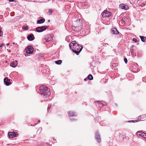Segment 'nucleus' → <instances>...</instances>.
I'll use <instances>...</instances> for the list:
<instances>
[{"mask_svg": "<svg viewBox=\"0 0 146 146\" xmlns=\"http://www.w3.org/2000/svg\"><path fill=\"white\" fill-rule=\"evenodd\" d=\"M101 104L102 105V106L105 105L106 104V103L103 102H102V103H101Z\"/></svg>", "mask_w": 146, "mask_h": 146, "instance_id": "nucleus-26", "label": "nucleus"}, {"mask_svg": "<svg viewBox=\"0 0 146 146\" xmlns=\"http://www.w3.org/2000/svg\"><path fill=\"white\" fill-rule=\"evenodd\" d=\"M8 135L10 137H14L17 136V134L16 132L13 131L12 132H9L8 133Z\"/></svg>", "mask_w": 146, "mask_h": 146, "instance_id": "nucleus-10", "label": "nucleus"}, {"mask_svg": "<svg viewBox=\"0 0 146 146\" xmlns=\"http://www.w3.org/2000/svg\"><path fill=\"white\" fill-rule=\"evenodd\" d=\"M141 41L143 42H145L146 40V37H144L142 36H139Z\"/></svg>", "mask_w": 146, "mask_h": 146, "instance_id": "nucleus-17", "label": "nucleus"}, {"mask_svg": "<svg viewBox=\"0 0 146 146\" xmlns=\"http://www.w3.org/2000/svg\"><path fill=\"white\" fill-rule=\"evenodd\" d=\"M48 21V22H49V21H50V20H49Z\"/></svg>", "mask_w": 146, "mask_h": 146, "instance_id": "nucleus-37", "label": "nucleus"}, {"mask_svg": "<svg viewBox=\"0 0 146 146\" xmlns=\"http://www.w3.org/2000/svg\"><path fill=\"white\" fill-rule=\"evenodd\" d=\"M17 64V61H14L11 62L10 66L13 68H15Z\"/></svg>", "mask_w": 146, "mask_h": 146, "instance_id": "nucleus-12", "label": "nucleus"}, {"mask_svg": "<svg viewBox=\"0 0 146 146\" xmlns=\"http://www.w3.org/2000/svg\"><path fill=\"white\" fill-rule=\"evenodd\" d=\"M4 46L3 44H1L0 46V48H1Z\"/></svg>", "mask_w": 146, "mask_h": 146, "instance_id": "nucleus-31", "label": "nucleus"}, {"mask_svg": "<svg viewBox=\"0 0 146 146\" xmlns=\"http://www.w3.org/2000/svg\"><path fill=\"white\" fill-rule=\"evenodd\" d=\"M36 146H43V145L41 144H38Z\"/></svg>", "mask_w": 146, "mask_h": 146, "instance_id": "nucleus-30", "label": "nucleus"}, {"mask_svg": "<svg viewBox=\"0 0 146 146\" xmlns=\"http://www.w3.org/2000/svg\"><path fill=\"white\" fill-rule=\"evenodd\" d=\"M47 28V27L46 26H42L38 27L36 28V30L38 32H41L45 30Z\"/></svg>", "mask_w": 146, "mask_h": 146, "instance_id": "nucleus-5", "label": "nucleus"}, {"mask_svg": "<svg viewBox=\"0 0 146 146\" xmlns=\"http://www.w3.org/2000/svg\"><path fill=\"white\" fill-rule=\"evenodd\" d=\"M124 61L125 63L126 64L127 63V59L126 58H125L124 59Z\"/></svg>", "mask_w": 146, "mask_h": 146, "instance_id": "nucleus-24", "label": "nucleus"}, {"mask_svg": "<svg viewBox=\"0 0 146 146\" xmlns=\"http://www.w3.org/2000/svg\"><path fill=\"white\" fill-rule=\"evenodd\" d=\"M13 44H15V42H13Z\"/></svg>", "mask_w": 146, "mask_h": 146, "instance_id": "nucleus-36", "label": "nucleus"}, {"mask_svg": "<svg viewBox=\"0 0 146 146\" xmlns=\"http://www.w3.org/2000/svg\"><path fill=\"white\" fill-rule=\"evenodd\" d=\"M80 20L79 19V20H77L73 23L72 27L74 28V29L78 31H80L81 30L82 24L80 21Z\"/></svg>", "mask_w": 146, "mask_h": 146, "instance_id": "nucleus-3", "label": "nucleus"}, {"mask_svg": "<svg viewBox=\"0 0 146 146\" xmlns=\"http://www.w3.org/2000/svg\"><path fill=\"white\" fill-rule=\"evenodd\" d=\"M84 80H86V79H84Z\"/></svg>", "mask_w": 146, "mask_h": 146, "instance_id": "nucleus-38", "label": "nucleus"}, {"mask_svg": "<svg viewBox=\"0 0 146 146\" xmlns=\"http://www.w3.org/2000/svg\"><path fill=\"white\" fill-rule=\"evenodd\" d=\"M102 17L103 18L106 17H109L110 16L111 14V13L108 11L107 10H105L102 13Z\"/></svg>", "mask_w": 146, "mask_h": 146, "instance_id": "nucleus-4", "label": "nucleus"}, {"mask_svg": "<svg viewBox=\"0 0 146 146\" xmlns=\"http://www.w3.org/2000/svg\"><path fill=\"white\" fill-rule=\"evenodd\" d=\"M98 102L99 104H100V106H102V105L101 103H102V102H99V101H98V102Z\"/></svg>", "mask_w": 146, "mask_h": 146, "instance_id": "nucleus-27", "label": "nucleus"}, {"mask_svg": "<svg viewBox=\"0 0 146 146\" xmlns=\"http://www.w3.org/2000/svg\"><path fill=\"white\" fill-rule=\"evenodd\" d=\"M28 50L26 52L29 54H32L33 51V48L31 46H29L27 47Z\"/></svg>", "mask_w": 146, "mask_h": 146, "instance_id": "nucleus-6", "label": "nucleus"}, {"mask_svg": "<svg viewBox=\"0 0 146 146\" xmlns=\"http://www.w3.org/2000/svg\"><path fill=\"white\" fill-rule=\"evenodd\" d=\"M142 133L143 132L138 131L137 133V135L139 136H141V134L142 135Z\"/></svg>", "mask_w": 146, "mask_h": 146, "instance_id": "nucleus-22", "label": "nucleus"}, {"mask_svg": "<svg viewBox=\"0 0 146 146\" xmlns=\"http://www.w3.org/2000/svg\"><path fill=\"white\" fill-rule=\"evenodd\" d=\"M4 82L7 86H8L11 84L10 80L8 79L7 77H5L4 80Z\"/></svg>", "mask_w": 146, "mask_h": 146, "instance_id": "nucleus-7", "label": "nucleus"}, {"mask_svg": "<svg viewBox=\"0 0 146 146\" xmlns=\"http://www.w3.org/2000/svg\"><path fill=\"white\" fill-rule=\"evenodd\" d=\"M44 39L47 42L49 41L52 39V36L51 35H47L46 36Z\"/></svg>", "mask_w": 146, "mask_h": 146, "instance_id": "nucleus-8", "label": "nucleus"}, {"mask_svg": "<svg viewBox=\"0 0 146 146\" xmlns=\"http://www.w3.org/2000/svg\"><path fill=\"white\" fill-rule=\"evenodd\" d=\"M9 2H13L15 1L14 0H8Z\"/></svg>", "mask_w": 146, "mask_h": 146, "instance_id": "nucleus-32", "label": "nucleus"}, {"mask_svg": "<svg viewBox=\"0 0 146 146\" xmlns=\"http://www.w3.org/2000/svg\"><path fill=\"white\" fill-rule=\"evenodd\" d=\"M119 137L120 139H124V138L125 137L124 136L121 134L119 135Z\"/></svg>", "mask_w": 146, "mask_h": 146, "instance_id": "nucleus-23", "label": "nucleus"}, {"mask_svg": "<svg viewBox=\"0 0 146 146\" xmlns=\"http://www.w3.org/2000/svg\"><path fill=\"white\" fill-rule=\"evenodd\" d=\"M111 33L112 34L118 35L119 33V32L116 28H114L111 29Z\"/></svg>", "mask_w": 146, "mask_h": 146, "instance_id": "nucleus-11", "label": "nucleus"}, {"mask_svg": "<svg viewBox=\"0 0 146 146\" xmlns=\"http://www.w3.org/2000/svg\"><path fill=\"white\" fill-rule=\"evenodd\" d=\"M95 138L98 142L100 143L101 142V138L100 137V136L98 132H96V133Z\"/></svg>", "mask_w": 146, "mask_h": 146, "instance_id": "nucleus-9", "label": "nucleus"}, {"mask_svg": "<svg viewBox=\"0 0 146 146\" xmlns=\"http://www.w3.org/2000/svg\"><path fill=\"white\" fill-rule=\"evenodd\" d=\"M133 40L134 42H137V40L135 38H133Z\"/></svg>", "mask_w": 146, "mask_h": 146, "instance_id": "nucleus-25", "label": "nucleus"}, {"mask_svg": "<svg viewBox=\"0 0 146 146\" xmlns=\"http://www.w3.org/2000/svg\"><path fill=\"white\" fill-rule=\"evenodd\" d=\"M129 122H136L137 121H136V120H131V121H129Z\"/></svg>", "mask_w": 146, "mask_h": 146, "instance_id": "nucleus-28", "label": "nucleus"}, {"mask_svg": "<svg viewBox=\"0 0 146 146\" xmlns=\"http://www.w3.org/2000/svg\"><path fill=\"white\" fill-rule=\"evenodd\" d=\"M141 135L142 137L146 138V133L143 132V133H142V135L141 134Z\"/></svg>", "mask_w": 146, "mask_h": 146, "instance_id": "nucleus-21", "label": "nucleus"}, {"mask_svg": "<svg viewBox=\"0 0 146 146\" xmlns=\"http://www.w3.org/2000/svg\"><path fill=\"white\" fill-rule=\"evenodd\" d=\"M45 21V20L44 19H42L40 20H39L37 21V24H42L44 23Z\"/></svg>", "mask_w": 146, "mask_h": 146, "instance_id": "nucleus-16", "label": "nucleus"}, {"mask_svg": "<svg viewBox=\"0 0 146 146\" xmlns=\"http://www.w3.org/2000/svg\"><path fill=\"white\" fill-rule=\"evenodd\" d=\"M68 114L69 116L73 117L76 115V113L72 111H68Z\"/></svg>", "mask_w": 146, "mask_h": 146, "instance_id": "nucleus-14", "label": "nucleus"}, {"mask_svg": "<svg viewBox=\"0 0 146 146\" xmlns=\"http://www.w3.org/2000/svg\"><path fill=\"white\" fill-rule=\"evenodd\" d=\"M27 38L29 40L32 41L34 39V36L33 34H31L28 36Z\"/></svg>", "mask_w": 146, "mask_h": 146, "instance_id": "nucleus-13", "label": "nucleus"}, {"mask_svg": "<svg viewBox=\"0 0 146 146\" xmlns=\"http://www.w3.org/2000/svg\"><path fill=\"white\" fill-rule=\"evenodd\" d=\"M9 43H7V46H8L9 45Z\"/></svg>", "mask_w": 146, "mask_h": 146, "instance_id": "nucleus-34", "label": "nucleus"}, {"mask_svg": "<svg viewBox=\"0 0 146 146\" xmlns=\"http://www.w3.org/2000/svg\"><path fill=\"white\" fill-rule=\"evenodd\" d=\"M40 120H38V122H40Z\"/></svg>", "mask_w": 146, "mask_h": 146, "instance_id": "nucleus-35", "label": "nucleus"}, {"mask_svg": "<svg viewBox=\"0 0 146 146\" xmlns=\"http://www.w3.org/2000/svg\"><path fill=\"white\" fill-rule=\"evenodd\" d=\"M22 29H23L25 30H28V27L27 26H23Z\"/></svg>", "mask_w": 146, "mask_h": 146, "instance_id": "nucleus-19", "label": "nucleus"}, {"mask_svg": "<svg viewBox=\"0 0 146 146\" xmlns=\"http://www.w3.org/2000/svg\"><path fill=\"white\" fill-rule=\"evenodd\" d=\"M48 12L50 14H51L52 12V10H49L48 11Z\"/></svg>", "mask_w": 146, "mask_h": 146, "instance_id": "nucleus-29", "label": "nucleus"}, {"mask_svg": "<svg viewBox=\"0 0 146 146\" xmlns=\"http://www.w3.org/2000/svg\"><path fill=\"white\" fill-rule=\"evenodd\" d=\"M50 106H51V105H50V106H48V108H47L48 110L49 109H50Z\"/></svg>", "mask_w": 146, "mask_h": 146, "instance_id": "nucleus-33", "label": "nucleus"}, {"mask_svg": "<svg viewBox=\"0 0 146 146\" xmlns=\"http://www.w3.org/2000/svg\"><path fill=\"white\" fill-rule=\"evenodd\" d=\"M39 90L40 94L43 95L44 98H47L50 94L49 89L44 85L41 86L40 87Z\"/></svg>", "mask_w": 146, "mask_h": 146, "instance_id": "nucleus-2", "label": "nucleus"}, {"mask_svg": "<svg viewBox=\"0 0 146 146\" xmlns=\"http://www.w3.org/2000/svg\"><path fill=\"white\" fill-rule=\"evenodd\" d=\"M70 47L72 49L73 52L77 55L79 54L83 48L82 46H80L76 41L74 40L70 44Z\"/></svg>", "mask_w": 146, "mask_h": 146, "instance_id": "nucleus-1", "label": "nucleus"}, {"mask_svg": "<svg viewBox=\"0 0 146 146\" xmlns=\"http://www.w3.org/2000/svg\"><path fill=\"white\" fill-rule=\"evenodd\" d=\"M62 62L61 60H60L55 61V63L57 64H60Z\"/></svg>", "mask_w": 146, "mask_h": 146, "instance_id": "nucleus-18", "label": "nucleus"}, {"mask_svg": "<svg viewBox=\"0 0 146 146\" xmlns=\"http://www.w3.org/2000/svg\"><path fill=\"white\" fill-rule=\"evenodd\" d=\"M88 78L90 80H92L93 79V77L92 75L91 74L89 75L88 76Z\"/></svg>", "mask_w": 146, "mask_h": 146, "instance_id": "nucleus-20", "label": "nucleus"}, {"mask_svg": "<svg viewBox=\"0 0 146 146\" xmlns=\"http://www.w3.org/2000/svg\"><path fill=\"white\" fill-rule=\"evenodd\" d=\"M120 7L122 9L127 10L128 7L127 6H125V5L123 4H121L119 5Z\"/></svg>", "mask_w": 146, "mask_h": 146, "instance_id": "nucleus-15", "label": "nucleus"}]
</instances>
